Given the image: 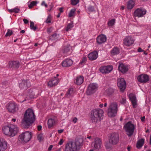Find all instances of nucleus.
Instances as JSON below:
<instances>
[{"instance_id": "nucleus-1", "label": "nucleus", "mask_w": 151, "mask_h": 151, "mask_svg": "<svg viewBox=\"0 0 151 151\" xmlns=\"http://www.w3.org/2000/svg\"><path fill=\"white\" fill-rule=\"evenodd\" d=\"M103 110L99 108L94 109L92 110L90 113V119L91 121L95 124L99 121H100L103 116Z\"/></svg>"}, {"instance_id": "nucleus-2", "label": "nucleus", "mask_w": 151, "mask_h": 151, "mask_svg": "<svg viewBox=\"0 0 151 151\" xmlns=\"http://www.w3.org/2000/svg\"><path fill=\"white\" fill-rule=\"evenodd\" d=\"M35 119V116L33 110L29 109L25 111L22 121L23 123L28 128V126L34 122Z\"/></svg>"}, {"instance_id": "nucleus-3", "label": "nucleus", "mask_w": 151, "mask_h": 151, "mask_svg": "<svg viewBox=\"0 0 151 151\" xmlns=\"http://www.w3.org/2000/svg\"><path fill=\"white\" fill-rule=\"evenodd\" d=\"M19 131V129L17 126L13 124L6 126L3 128V133L10 137H13L16 135Z\"/></svg>"}, {"instance_id": "nucleus-4", "label": "nucleus", "mask_w": 151, "mask_h": 151, "mask_svg": "<svg viewBox=\"0 0 151 151\" xmlns=\"http://www.w3.org/2000/svg\"><path fill=\"white\" fill-rule=\"evenodd\" d=\"M82 146V141L80 140L70 142L66 144L65 151H78Z\"/></svg>"}, {"instance_id": "nucleus-5", "label": "nucleus", "mask_w": 151, "mask_h": 151, "mask_svg": "<svg viewBox=\"0 0 151 151\" xmlns=\"http://www.w3.org/2000/svg\"><path fill=\"white\" fill-rule=\"evenodd\" d=\"M118 109V104L115 102H111L110 104L107 109V114L110 117L115 116Z\"/></svg>"}, {"instance_id": "nucleus-6", "label": "nucleus", "mask_w": 151, "mask_h": 151, "mask_svg": "<svg viewBox=\"0 0 151 151\" xmlns=\"http://www.w3.org/2000/svg\"><path fill=\"white\" fill-rule=\"evenodd\" d=\"M32 135L31 132L28 131L26 132L19 135V141L22 143H26L31 139Z\"/></svg>"}, {"instance_id": "nucleus-7", "label": "nucleus", "mask_w": 151, "mask_h": 151, "mask_svg": "<svg viewBox=\"0 0 151 151\" xmlns=\"http://www.w3.org/2000/svg\"><path fill=\"white\" fill-rule=\"evenodd\" d=\"M6 107L8 111L11 113H14L19 109V106L14 102H10L6 105Z\"/></svg>"}, {"instance_id": "nucleus-8", "label": "nucleus", "mask_w": 151, "mask_h": 151, "mask_svg": "<svg viewBox=\"0 0 151 151\" xmlns=\"http://www.w3.org/2000/svg\"><path fill=\"white\" fill-rule=\"evenodd\" d=\"M124 127L126 132H127V134L129 137L131 136L133 134L134 131V125L129 122L124 125Z\"/></svg>"}, {"instance_id": "nucleus-9", "label": "nucleus", "mask_w": 151, "mask_h": 151, "mask_svg": "<svg viewBox=\"0 0 151 151\" xmlns=\"http://www.w3.org/2000/svg\"><path fill=\"white\" fill-rule=\"evenodd\" d=\"M98 86L96 83H91L88 86V88L86 91V93L88 95H90L96 91L97 90Z\"/></svg>"}, {"instance_id": "nucleus-10", "label": "nucleus", "mask_w": 151, "mask_h": 151, "mask_svg": "<svg viewBox=\"0 0 151 151\" xmlns=\"http://www.w3.org/2000/svg\"><path fill=\"white\" fill-rule=\"evenodd\" d=\"M92 145L95 149L99 150L102 146L101 140L98 137L95 138L94 142L92 143Z\"/></svg>"}, {"instance_id": "nucleus-11", "label": "nucleus", "mask_w": 151, "mask_h": 151, "mask_svg": "<svg viewBox=\"0 0 151 151\" xmlns=\"http://www.w3.org/2000/svg\"><path fill=\"white\" fill-rule=\"evenodd\" d=\"M119 137L117 133H113L112 134L109 138V143L113 144H116L119 142Z\"/></svg>"}, {"instance_id": "nucleus-12", "label": "nucleus", "mask_w": 151, "mask_h": 151, "mask_svg": "<svg viewBox=\"0 0 151 151\" xmlns=\"http://www.w3.org/2000/svg\"><path fill=\"white\" fill-rule=\"evenodd\" d=\"M117 85L121 91H123L125 89L126 84L124 78H120L118 79Z\"/></svg>"}, {"instance_id": "nucleus-13", "label": "nucleus", "mask_w": 151, "mask_h": 151, "mask_svg": "<svg viewBox=\"0 0 151 151\" xmlns=\"http://www.w3.org/2000/svg\"><path fill=\"white\" fill-rule=\"evenodd\" d=\"M113 69L111 65L102 66L99 69L100 71L103 73H110Z\"/></svg>"}, {"instance_id": "nucleus-14", "label": "nucleus", "mask_w": 151, "mask_h": 151, "mask_svg": "<svg viewBox=\"0 0 151 151\" xmlns=\"http://www.w3.org/2000/svg\"><path fill=\"white\" fill-rule=\"evenodd\" d=\"M146 13V10L142 8H138L134 12V15L139 17H143Z\"/></svg>"}, {"instance_id": "nucleus-15", "label": "nucleus", "mask_w": 151, "mask_h": 151, "mask_svg": "<svg viewBox=\"0 0 151 151\" xmlns=\"http://www.w3.org/2000/svg\"><path fill=\"white\" fill-rule=\"evenodd\" d=\"M134 41L132 37L130 36L126 37L123 40L124 45L127 46H130L132 45Z\"/></svg>"}, {"instance_id": "nucleus-16", "label": "nucleus", "mask_w": 151, "mask_h": 151, "mask_svg": "<svg viewBox=\"0 0 151 151\" xmlns=\"http://www.w3.org/2000/svg\"><path fill=\"white\" fill-rule=\"evenodd\" d=\"M8 144L5 139L0 138V151H5L8 148Z\"/></svg>"}, {"instance_id": "nucleus-17", "label": "nucleus", "mask_w": 151, "mask_h": 151, "mask_svg": "<svg viewBox=\"0 0 151 151\" xmlns=\"http://www.w3.org/2000/svg\"><path fill=\"white\" fill-rule=\"evenodd\" d=\"M118 70L122 73H125L128 71L129 68L127 65L120 63L118 66Z\"/></svg>"}, {"instance_id": "nucleus-18", "label": "nucleus", "mask_w": 151, "mask_h": 151, "mask_svg": "<svg viewBox=\"0 0 151 151\" xmlns=\"http://www.w3.org/2000/svg\"><path fill=\"white\" fill-rule=\"evenodd\" d=\"M59 82V79L56 77L51 78L48 83V86L51 87L57 85Z\"/></svg>"}, {"instance_id": "nucleus-19", "label": "nucleus", "mask_w": 151, "mask_h": 151, "mask_svg": "<svg viewBox=\"0 0 151 151\" xmlns=\"http://www.w3.org/2000/svg\"><path fill=\"white\" fill-rule=\"evenodd\" d=\"M137 80L140 83H146L149 80V77L146 74H142L137 77Z\"/></svg>"}, {"instance_id": "nucleus-20", "label": "nucleus", "mask_w": 151, "mask_h": 151, "mask_svg": "<svg viewBox=\"0 0 151 151\" xmlns=\"http://www.w3.org/2000/svg\"><path fill=\"white\" fill-rule=\"evenodd\" d=\"M30 86V84L28 81L22 80V82L19 84V86L22 89H26Z\"/></svg>"}, {"instance_id": "nucleus-21", "label": "nucleus", "mask_w": 151, "mask_h": 151, "mask_svg": "<svg viewBox=\"0 0 151 151\" xmlns=\"http://www.w3.org/2000/svg\"><path fill=\"white\" fill-rule=\"evenodd\" d=\"M98 56V52L96 51L90 52L88 55V58L91 61L96 60Z\"/></svg>"}, {"instance_id": "nucleus-22", "label": "nucleus", "mask_w": 151, "mask_h": 151, "mask_svg": "<svg viewBox=\"0 0 151 151\" xmlns=\"http://www.w3.org/2000/svg\"><path fill=\"white\" fill-rule=\"evenodd\" d=\"M129 99L131 101L133 106L134 108L137 106V100L135 95L132 93H130L129 96Z\"/></svg>"}, {"instance_id": "nucleus-23", "label": "nucleus", "mask_w": 151, "mask_h": 151, "mask_svg": "<svg viewBox=\"0 0 151 151\" xmlns=\"http://www.w3.org/2000/svg\"><path fill=\"white\" fill-rule=\"evenodd\" d=\"M19 66V63L18 61H11L9 62L8 64V66L9 68H18Z\"/></svg>"}, {"instance_id": "nucleus-24", "label": "nucleus", "mask_w": 151, "mask_h": 151, "mask_svg": "<svg viewBox=\"0 0 151 151\" xmlns=\"http://www.w3.org/2000/svg\"><path fill=\"white\" fill-rule=\"evenodd\" d=\"M96 40L97 43L100 44L104 43L106 41V37L104 35H101L97 37Z\"/></svg>"}, {"instance_id": "nucleus-25", "label": "nucleus", "mask_w": 151, "mask_h": 151, "mask_svg": "<svg viewBox=\"0 0 151 151\" xmlns=\"http://www.w3.org/2000/svg\"><path fill=\"white\" fill-rule=\"evenodd\" d=\"M73 63V61L71 59H67L63 60L62 63V65L63 67H67L71 65Z\"/></svg>"}, {"instance_id": "nucleus-26", "label": "nucleus", "mask_w": 151, "mask_h": 151, "mask_svg": "<svg viewBox=\"0 0 151 151\" xmlns=\"http://www.w3.org/2000/svg\"><path fill=\"white\" fill-rule=\"evenodd\" d=\"M56 122V120L54 118H50L48 119L47 124L49 128H50L55 125Z\"/></svg>"}, {"instance_id": "nucleus-27", "label": "nucleus", "mask_w": 151, "mask_h": 151, "mask_svg": "<svg viewBox=\"0 0 151 151\" xmlns=\"http://www.w3.org/2000/svg\"><path fill=\"white\" fill-rule=\"evenodd\" d=\"M83 80L84 78L83 76H79L76 78L75 83L77 85H80L83 82Z\"/></svg>"}, {"instance_id": "nucleus-28", "label": "nucleus", "mask_w": 151, "mask_h": 151, "mask_svg": "<svg viewBox=\"0 0 151 151\" xmlns=\"http://www.w3.org/2000/svg\"><path fill=\"white\" fill-rule=\"evenodd\" d=\"M74 93L73 89L72 88H69L66 94V97L68 98H70L73 96Z\"/></svg>"}, {"instance_id": "nucleus-29", "label": "nucleus", "mask_w": 151, "mask_h": 151, "mask_svg": "<svg viewBox=\"0 0 151 151\" xmlns=\"http://www.w3.org/2000/svg\"><path fill=\"white\" fill-rule=\"evenodd\" d=\"M135 3L132 0H129L127 2V7L128 9H131L134 6Z\"/></svg>"}, {"instance_id": "nucleus-30", "label": "nucleus", "mask_w": 151, "mask_h": 151, "mask_svg": "<svg viewBox=\"0 0 151 151\" xmlns=\"http://www.w3.org/2000/svg\"><path fill=\"white\" fill-rule=\"evenodd\" d=\"M144 142V139H141L140 140H139L137 142L136 147L138 148H141L143 145Z\"/></svg>"}, {"instance_id": "nucleus-31", "label": "nucleus", "mask_w": 151, "mask_h": 151, "mask_svg": "<svg viewBox=\"0 0 151 151\" xmlns=\"http://www.w3.org/2000/svg\"><path fill=\"white\" fill-rule=\"evenodd\" d=\"M71 49V47L70 45H68L63 48V52L64 53H67L70 52Z\"/></svg>"}, {"instance_id": "nucleus-32", "label": "nucleus", "mask_w": 151, "mask_h": 151, "mask_svg": "<svg viewBox=\"0 0 151 151\" xmlns=\"http://www.w3.org/2000/svg\"><path fill=\"white\" fill-rule=\"evenodd\" d=\"M114 92V89L111 88H109L106 91V93L109 96H111L113 94Z\"/></svg>"}, {"instance_id": "nucleus-33", "label": "nucleus", "mask_w": 151, "mask_h": 151, "mask_svg": "<svg viewBox=\"0 0 151 151\" xmlns=\"http://www.w3.org/2000/svg\"><path fill=\"white\" fill-rule=\"evenodd\" d=\"M119 53V49L117 47L113 48L111 51V54L113 55L118 54Z\"/></svg>"}, {"instance_id": "nucleus-34", "label": "nucleus", "mask_w": 151, "mask_h": 151, "mask_svg": "<svg viewBox=\"0 0 151 151\" xmlns=\"http://www.w3.org/2000/svg\"><path fill=\"white\" fill-rule=\"evenodd\" d=\"M8 10L10 13L14 12L15 13H18L20 11V9L18 7H16L14 9H8Z\"/></svg>"}, {"instance_id": "nucleus-35", "label": "nucleus", "mask_w": 151, "mask_h": 151, "mask_svg": "<svg viewBox=\"0 0 151 151\" xmlns=\"http://www.w3.org/2000/svg\"><path fill=\"white\" fill-rule=\"evenodd\" d=\"M76 11V9L75 8L72 9L70 11L68 16L70 17H72L75 16V12Z\"/></svg>"}, {"instance_id": "nucleus-36", "label": "nucleus", "mask_w": 151, "mask_h": 151, "mask_svg": "<svg viewBox=\"0 0 151 151\" xmlns=\"http://www.w3.org/2000/svg\"><path fill=\"white\" fill-rule=\"evenodd\" d=\"M115 22V19H112L109 21L108 22V24L109 26H112L114 25Z\"/></svg>"}, {"instance_id": "nucleus-37", "label": "nucleus", "mask_w": 151, "mask_h": 151, "mask_svg": "<svg viewBox=\"0 0 151 151\" xmlns=\"http://www.w3.org/2000/svg\"><path fill=\"white\" fill-rule=\"evenodd\" d=\"M30 27L32 30L35 31L37 29L36 27L34 26V23L32 22H30Z\"/></svg>"}, {"instance_id": "nucleus-38", "label": "nucleus", "mask_w": 151, "mask_h": 151, "mask_svg": "<svg viewBox=\"0 0 151 151\" xmlns=\"http://www.w3.org/2000/svg\"><path fill=\"white\" fill-rule=\"evenodd\" d=\"M37 3V2L35 1H32L30 4L29 5V8L30 9H31L34 6L36 5Z\"/></svg>"}, {"instance_id": "nucleus-39", "label": "nucleus", "mask_w": 151, "mask_h": 151, "mask_svg": "<svg viewBox=\"0 0 151 151\" xmlns=\"http://www.w3.org/2000/svg\"><path fill=\"white\" fill-rule=\"evenodd\" d=\"M73 27V25L72 23L69 24L66 28V31H69Z\"/></svg>"}, {"instance_id": "nucleus-40", "label": "nucleus", "mask_w": 151, "mask_h": 151, "mask_svg": "<svg viewBox=\"0 0 151 151\" xmlns=\"http://www.w3.org/2000/svg\"><path fill=\"white\" fill-rule=\"evenodd\" d=\"M37 138L40 141L44 139L42 134H38L37 136Z\"/></svg>"}, {"instance_id": "nucleus-41", "label": "nucleus", "mask_w": 151, "mask_h": 151, "mask_svg": "<svg viewBox=\"0 0 151 151\" xmlns=\"http://www.w3.org/2000/svg\"><path fill=\"white\" fill-rule=\"evenodd\" d=\"M13 34L12 31L10 29H8L7 32L5 35V36L7 37L8 36H10Z\"/></svg>"}, {"instance_id": "nucleus-42", "label": "nucleus", "mask_w": 151, "mask_h": 151, "mask_svg": "<svg viewBox=\"0 0 151 151\" xmlns=\"http://www.w3.org/2000/svg\"><path fill=\"white\" fill-rule=\"evenodd\" d=\"M51 17L50 15H49L45 22L47 23H51Z\"/></svg>"}, {"instance_id": "nucleus-43", "label": "nucleus", "mask_w": 151, "mask_h": 151, "mask_svg": "<svg viewBox=\"0 0 151 151\" xmlns=\"http://www.w3.org/2000/svg\"><path fill=\"white\" fill-rule=\"evenodd\" d=\"M79 0H71V4L73 5H76L79 2Z\"/></svg>"}, {"instance_id": "nucleus-44", "label": "nucleus", "mask_w": 151, "mask_h": 151, "mask_svg": "<svg viewBox=\"0 0 151 151\" xmlns=\"http://www.w3.org/2000/svg\"><path fill=\"white\" fill-rule=\"evenodd\" d=\"M52 37L53 38L55 39H57L59 37V35L58 34L55 33L53 35H52Z\"/></svg>"}, {"instance_id": "nucleus-45", "label": "nucleus", "mask_w": 151, "mask_h": 151, "mask_svg": "<svg viewBox=\"0 0 151 151\" xmlns=\"http://www.w3.org/2000/svg\"><path fill=\"white\" fill-rule=\"evenodd\" d=\"M86 61V57H83V58L81 62H80V63L81 64L83 63H85Z\"/></svg>"}, {"instance_id": "nucleus-46", "label": "nucleus", "mask_w": 151, "mask_h": 151, "mask_svg": "<svg viewBox=\"0 0 151 151\" xmlns=\"http://www.w3.org/2000/svg\"><path fill=\"white\" fill-rule=\"evenodd\" d=\"M126 99L125 98H123L120 101V103L122 104H124L126 102Z\"/></svg>"}, {"instance_id": "nucleus-47", "label": "nucleus", "mask_w": 151, "mask_h": 151, "mask_svg": "<svg viewBox=\"0 0 151 151\" xmlns=\"http://www.w3.org/2000/svg\"><path fill=\"white\" fill-rule=\"evenodd\" d=\"M88 9L89 11L90 12H93L94 11V7L92 6H90Z\"/></svg>"}, {"instance_id": "nucleus-48", "label": "nucleus", "mask_w": 151, "mask_h": 151, "mask_svg": "<svg viewBox=\"0 0 151 151\" xmlns=\"http://www.w3.org/2000/svg\"><path fill=\"white\" fill-rule=\"evenodd\" d=\"M64 141L63 139H60L58 142V144L60 145H61L63 144Z\"/></svg>"}, {"instance_id": "nucleus-49", "label": "nucleus", "mask_w": 151, "mask_h": 151, "mask_svg": "<svg viewBox=\"0 0 151 151\" xmlns=\"http://www.w3.org/2000/svg\"><path fill=\"white\" fill-rule=\"evenodd\" d=\"M41 5L44 6L46 7L47 6V4L45 3V1H43L41 4Z\"/></svg>"}, {"instance_id": "nucleus-50", "label": "nucleus", "mask_w": 151, "mask_h": 151, "mask_svg": "<svg viewBox=\"0 0 151 151\" xmlns=\"http://www.w3.org/2000/svg\"><path fill=\"white\" fill-rule=\"evenodd\" d=\"M78 121V119L76 117H74L73 118V122L74 123H76Z\"/></svg>"}, {"instance_id": "nucleus-51", "label": "nucleus", "mask_w": 151, "mask_h": 151, "mask_svg": "<svg viewBox=\"0 0 151 151\" xmlns=\"http://www.w3.org/2000/svg\"><path fill=\"white\" fill-rule=\"evenodd\" d=\"M23 21L24 23L25 24H27L29 22L28 20L26 19H23Z\"/></svg>"}, {"instance_id": "nucleus-52", "label": "nucleus", "mask_w": 151, "mask_h": 151, "mask_svg": "<svg viewBox=\"0 0 151 151\" xmlns=\"http://www.w3.org/2000/svg\"><path fill=\"white\" fill-rule=\"evenodd\" d=\"M64 131V129H61L60 130H58V132L59 134H61Z\"/></svg>"}, {"instance_id": "nucleus-53", "label": "nucleus", "mask_w": 151, "mask_h": 151, "mask_svg": "<svg viewBox=\"0 0 151 151\" xmlns=\"http://www.w3.org/2000/svg\"><path fill=\"white\" fill-rule=\"evenodd\" d=\"M59 11H60V13H62L63 12V7L59 8Z\"/></svg>"}, {"instance_id": "nucleus-54", "label": "nucleus", "mask_w": 151, "mask_h": 151, "mask_svg": "<svg viewBox=\"0 0 151 151\" xmlns=\"http://www.w3.org/2000/svg\"><path fill=\"white\" fill-rule=\"evenodd\" d=\"M143 51V50H142L141 48H139L138 49V52H141Z\"/></svg>"}, {"instance_id": "nucleus-55", "label": "nucleus", "mask_w": 151, "mask_h": 151, "mask_svg": "<svg viewBox=\"0 0 151 151\" xmlns=\"http://www.w3.org/2000/svg\"><path fill=\"white\" fill-rule=\"evenodd\" d=\"M53 147V145H50L48 148V150L49 151H50L52 149Z\"/></svg>"}, {"instance_id": "nucleus-56", "label": "nucleus", "mask_w": 151, "mask_h": 151, "mask_svg": "<svg viewBox=\"0 0 151 151\" xmlns=\"http://www.w3.org/2000/svg\"><path fill=\"white\" fill-rule=\"evenodd\" d=\"M42 126L40 125L38 126L37 127V129L39 131H40L41 129H42Z\"/></svg>"}, {"instance_id": "nucleus-57", "label": "nucleus", "mask_w": 151, "mask_h": 151, "mask_svg": "<svg viewBox=\"0 0 151 151\" xmlns=\"http://www.w3.org/2000/svg\"><path fill=\"white\" fill-rule=\"evenodd\" d=\"M51 28L48 29H47V32L49 33H50L51 32Z\"/></svg>"}, {"instance_id": "nucleus-58", "label": "nucleus", "mask_w": 151, "mask_h": 151, "mask_svg": "<svg viewBox=\"0 0 151 151\" xmlns=\"http://www.w3.org/2000/svg\"><path fill=\"white\" fill-rule=\"evenodd\" d=\"M124 9V6H122L120 8V10H123Z\"/></svg>"}, {"instance_id": "nucleus-59", "label": "nucleus", "mask_w": 151, "mask_h": 151, "mask_svg": "<svg viewBox=\"0 0 151 151\" xmlns=\"http://www.w3.org/2000/svg\"><path fill=\"white\" fill-rule=\"evenodd\" d=\"M103 104H101L99 105V107L101 108L103 107Z\"/></svg>"}, {"instance_id": "nucleus-60", "label": "nucleus", "mask_w": 151, "mask_h": 151, "mask_svg": "<svg viewBox=\"0 0 151 151\" xmlns=\"http://www.w3.org/2000/svg\"><path fill=\"white\" fill-rule=\"evenodd\" d=\"M49 6L50 7V9H52L53 6V5L52 4H51Z\"/></svg>"}, {"instance_id": "nucleus-61", "label": "nucleus", "mask_w": 151, "mask_h": 151, "mask_svg": "<svg viewBox=\"0 0 151 151\" xmlns=\"http://www.w3.org/2000/svg\"><path fill=\"white\" fill-rule=\"evenodd\" d=\"M25 32V31L24 30H22L20 32V33H24Z\"/></svg>"}, {"instance_id": "nucleus-62", "label": "nucleus", "mask_w": 151, "mask_h": 151, "mask_svg": "<svg viewBox=\"0 0 151 151\" xmlns=\"http://www.w3.org/2000/svg\"><path fill=\"white\" fill-rule=\"evenodd\" d=\"M60 13H59L57 16V17L58 18L59 17H60Z\"/></svg>"}, {"instance_id": "nucleus-63", "label": "nucleus", "mask_w": 151, "mask_h": 151, "mask_svg": "<svg viewBox=\"0 0 151 151\" xmlns=\"http://www.w3.org/2000/svg\"><path fill=\"white\" fill-rule=\"evenodd\" d=\"M107 103H105L104 104V107H106L107 106Z\"/></svg>"}, {"instance_id": "nucleus-64", "label": "nucleus", "mask_w": 151, "mask_h": 151, "mask_svg": "<svg viewBox=\"0 0 151 151\" xmlns=\"http://www.w3.org/2000/svg\"><path fill=\"white\" fill-rule=\"evenodd\" d=\"M16 119H12V121H13V122H14L16 121Z\"/></svg>"}]
</instances>
